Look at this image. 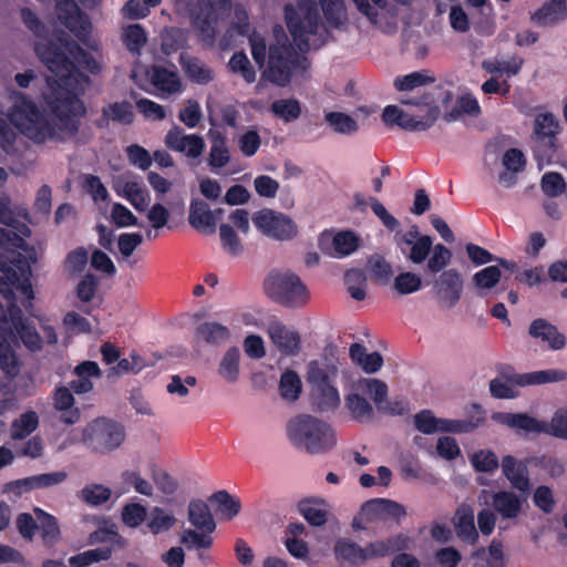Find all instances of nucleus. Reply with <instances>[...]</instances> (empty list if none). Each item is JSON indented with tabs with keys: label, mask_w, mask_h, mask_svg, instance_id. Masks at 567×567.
<instances>
[{
	"label": "nucleus",
	"mask_w": 567,
	"mask_h": 567,
	"mask_svg": "<svg viewBox=\"0 0 567 567\" xmlns=\"http://www.w3.org/2000/svg\"><path fill=\"white\" fill-rule=\"evenodd\" d=\"M188 519L198 529L212 533L216 524L207 504L200 499H193L188 505Z\"/></svg>",
	"instance_id": "nucleus-41"
},
{
	"label": "nucleus",
	"mask_w": 567,
	"mask_h": 567,
	"mask_svg": "<svg viewBox=\"0 0 567 567\" xmlns=\"http://www.w3.org/2000/svg\"><path fill=\"white\" fill-rule=\"evenodd\" d=\"M39 425V416L34 411H28L16 419L10 425L12 440H23L33 433Z\"/></svg>",
	"instance_id": "nucleus-49"
},
{
	"label": "nucleus",
	"mask_w": 567,
	"mask_h": 567,
	"mask_svg": "<svg viewBox=\"0 0 567 567\" xmlns=\"http://www.w3.org/2000/svg\"><path fill=\"white\" fill-rule=\"evenodd\" d=\"M56 16L59 21L81 42L90 49H97V43L90 39L91 21L86 14L81 12L74 0H56Z\"/></svg>",
	"instance_id": "nucleus-11"
},
{
	"label": "nucleus",
	"mask_w": 567,
	"mask_h": 567,
	"mask_svg": "<svg viewBox=\"0 0 567 567\" xmlns=\"http://www.w3.org/2000/svg\"><path fill=\"white\" fill-rule=\"evenodd\" d=\"M271 112L285 122H292L300 117L301 105L296 99L276 100L270 105Z\"/></svg>",
	"instance_id": "nucleus-53"
},
{
	"label": "nucleus",
	"mask_w": 567,
	"mask_h": 567,
	"mask_svg": "<svg viewBox=\"0 0 567 567\" xmlns=\"http://www.w3.org/2000/svg\"><path fill=\"white\" fill-rule=\"evenodd\" d=\"M125 198L138 212H145L151 202V195L147 188L140 182L126 181L122 189Z\"/></svg>",
	"instance_id": "nucleus-45"
},
{
	"label": "nucleus",
	"mask_w": 567,
	"mask_h": 567,
	"mask_svg": "<svg viewBox=\"0 0 567 567\" xmlns=\"http://www.w3.org/2000/svg\"><path fill=\"white\" fill-rule=\"evenodd\" d=\"M287 436L293 446L310 454H322L337 444L334 430L327 422L300 414L287 423Z\"/></svg>",
	"instance_id": "nucleus-6"
},
{
	"label": "nucleus",
	"mask_w": 567,
	"mask_h": 567,
	"mask_svg": "<svg viewBox=\"0 0 567 567\" xmlns=\"http://www.w3.org/2000/svg\"><path fill=\"white\" fill-rule=\"evenodd\" d=\"M148 74L152 85L159 92L162 97L182 91V82L177 72L161 65H153Z\"/></svg>",
	"instance_id": "nucleus-25"
},
{
	"label": "nucleus",
	"mask_w": 567,
	"mask_h": 567,
	"mask_svg": "<svg viewBox=\"0 0 567 567\" xmlns=\"http://www.w3.org/2000/svg\"><path fill=\"white\" fill-rule=\"evenodd\" d=\"M481 107L477 100L471 95L465 94L457 99L456 106L444 115L447 122L457 120L461 114H467L470 116H478Z\"/></svg>",
	"instance_id": "nucleus-54"
},
{
	"label": "nucleus",
	"mask_w": 567,
	"mask_h": 567,
	"mask_svg": "<svg viewBox=\"0 0 567 567\" xmlns=\"http://www.w3.org/2000/svg\"><path fill=\"white\" fill-rule=\"evenodd\" d=\"M122 424L106 417H97L82 429L80 442L91 452L109 454L117 450L125 441Z\"/></svg>",
	"instance_id": "nucleus-8"
},
{
	"label": "nucleus",
	"mask_w": 567,
	"mask_h": 567,
	"mask_svg": "<svg viewBox=\"0 0 567 567\" xmlns=\"http://www.w3.org/2000/svg\"><path fill=\"white\" fill-rule=\"evenodd\" d=\"M544 434L567 441V406L558 409L550 421H544Z\"/></svg>",
	"instance_id": "nucleus-60"
},
{
	"label": "nucleus",
	"mask_w": 567,
	"mask_h": 567,
	"mask_svg": "<svg viewBox=\"0 0 567 567\" xmlns=\"http://www.w3.org/2000/svg\"><path fill=\"white\" fill-rule=\"evenodd\" d=\"M252 221L265 236L277 240H290L298 231L293 220L279 212L261 209L252 216Z\"/></svg>",
	"instance_id": "nucleus-13"
},
{
	"label": "nucleus",
	"mask_w": 567,
	"mask_h": 567,
	"mask_svg": "<svg viewBox=\"0 0 567 567\" xmlns=\"http://www.w3.org/2000/svg\"><path fill=\"white\" fill-rule=\"evenodd\" d=\"M268 334L275 347L285 355H296L300 351V336L281 322H270Z\"/></svg>",
	"instance_id": "nucleus-21"
},
{
	"label": "nucleus",
	"mask_w": 567,
	"mask_h": 567,
	"mask_svg": "<svg viewBox=\"0 0 567 567\" xmlns=\"http://www.w3.org/2000/svg\"><path fill=\"white\" fill-rule=\"evenodd\" d=\"M179 60L186 75L193 82L206 84L214 80V71L198 58L181 54Z\"/></svg>",
	"instance_id": "nucleus-39"
},
{
	"label": "nucleus",
	"mask_w": 567,
	"mask_h": 567,
	"mask_svg": "<svg viewBox=\"0 0 567 567\" xmlns=\"http://www.w3.org/2000/svg\"><path fill=\"white\" fill-rule=\"evenodd\" d=\"M0 332L12 340L19 336L23 344L31 351L41 349V337L35 327L23 317L22 310L16 303L8 306L7 312H3L0 306Z\"/></svg>",
	"instance_id": "nucleus-10"
},
{
	"label": "nucleus",
	"mask_w": 567,
	"mask_h": 567,
	"mask_svg": "<svg viewBox=\"0 0 567 567\" xmlns=\"http://www.w3.org/2000/svg\"><path fill=\"white\" fill-rule=\"evenodd\" d=\"M60 41H61V45L63 47L64 51L54 43H48V44L37 43L35 48L39 45L54 47V48H56V50H59L61 53H63L64 56L73 65H75L74 62L68 58L66 53H69L79 64L84 66L92 74H99L102 71V64L100 63V61L97 59H95L94 56H92L89 52L83 50L76 41L72 40L69 37L61 38ZM74 71L81 74V72L78 71L76 66H74ZM82 75H83V73H82ZM84 76L86 78V81L83 83V89L78 93L76 96H79L80 94H82L84 92L85 85L90 81V79L85 74H84ZM78 99L80 100V97H78Z\"/></svg>",
	"instance_id": "nucleus-17"
},
{
	"label": "nucleus",
	"mask_w": 567,
	"mask_h": 567,
	"mask_svg": "<svg viewBox=\"0 0 567 567\" xmlns=\"http://www.w3.org/2000/svg\"><path fill=\"white\" fill-rule=\"evenodd\" d=\"M223 213L221 209L213 212L203 200H193L189 207L188 221L197 230L209 229L215 231L216 219Z\"/></svg>",
	"instance_id": "nucleus-29"
},
{
	"label": "nucleus",
	"mask_w": 567,
	"mask_h": 567,
	"mask_svg": "<svg viewBox=\"0 0 567 567\" xmlns=\"http://www.w3.org/2000/svg\"><path fill=\"white\" fill-rule=\"evenodd\" d=\"M320 2L328 28L346 31L349 18L343 0H318Z\"/></svg>",
	"instance_id": "nucleus-34"
},
{
	"label": "nucleus",
	"mask_w": 567,
	"mask_h": 567,
	"mask_svg": "<svg viewBox=\"0 0 567 567\" xmlns=\"http://www.w3.org/2000/svg\"><path fill=\"white\" fill-rule=\"evenodd\" d=\"M452 92L442 87H436L432 92H425L419 96L403 97L400 100L401 104L414 106L417 109L415 113L425 114L433 107H439L435 103L441 100L444 104L452 100Z\"/></svg>",
	"instance_id": "nucleus-33"
},
{
	"label": "nucleus",
	"mask_w": 567,
	"mask_h": 567,
	"mask_svg": "<svg viewBox=\"0 0 567 567\" xmlns=\"http://www.w3.org/2000/svg\"><path fill=\"white\" fill-rule=\"evenodd\" d=\"M176 523L173 514L167 513L162 507H154L151 511L147 522V528L154 535L169 530Z\"/></svg>",
	"instance_id": "nucleus-55"
},
{
	"label": "nucleus",
	"mask_w": 567,
	"mask_h": 567,
	"mask_svg": "<svg viewBox=\"0 0 567 567\" xmlns=\"http://www.w3.org/2000/svg\"><path fill=\"white\" fill-rule=\"evenodd\" d=\"M559 131V123L551 113H544L536 116L535 127L532 137H553Z\"/></svg>",
	"instance_id": "nucleus-62"
},
{
	"label": "nucleus",
	"mask_w": 567,
	"mask_h": 567,
	"mask_svg": "<svg viewBox=\"0 0 567 567\" xmlns=\"http://www.w3.org/2000/svg\"><path fill=\"white\" fill-rule=\"evenodd\" d=\"M357 10L373 25H381L388 16L386 0H352Z\"/></svg>",
	"instance_id": "nucleus-42"
},
{
	"label": "nucleus",
	"mask_w": 567,
	"mask_h": 567,
	"mask_svg": "<svg viewBox=\"0 0 567 567\" xmlns=\"http://www.w3.org/2000/svg\"><path fill=\"white\" fill-rule=\"evenodd\" d=\"M534 156L539 168L554 162L557 154V138L532 137Z\"/></svg>",
	"instance_id": "nucleus-48"
},
{
	"label": "nucleus",
	"mask_w": 567,
	"mask_h": 567,
	"mask_svg": "<svg viewBox=\"0 0 567 567\" xmlns=\"http://www.w3.org/2000/svg\"><path fill=\"white\" fill-rule=\"evenodd\" d=\"M406 515L405 508L398 502L388 498H374L361 506L360 516L367 522L400 520Z\"/></svg>",
	"instance_id": "nucleus-18"
},
{
	"label": "nucleus",
	"mask_w": 567,
	"mask_h": 567,
	"mask_svg": "<svg viewBox=\"0 0 567 567\" xmlns=\"http://www.w3.org/2000/svg\"><path fill=\"white\" fill-rule=\"evenodd\" d=\"M435 79L427 74L425 71L413 72L404 76H399L394 80V87L398 91H412L416 87L431 84Z\"/></svg>",
	"instance_id": "nucleus-61"
},
{
	"label": "nucleus",
	"mask_w": 567,
	"mask_h": 567,
	"mask_svg": "<svg viewBox=\"0 0 567 567\" xmlns=\"http://www.w3.org/2000/svg\"><path fill=\"white\" fill-rule=\"evenodd\" d=\"M285 20L301 52L318 49L328 40L329 31L319 14L317 0H296V4H287Z\"/></svg>",
	"instance_id": "nucleus-2"
},
{
	"label": "nucleus",
	"mask_w": 567,
	"mask_h": 567,
	"mask_svg": "<svg viewBox=\"0 0 567 567\" xmlns=\"http://www.w3.org/2000/svg\"><path fill=\"white\" fill-rule=\"evenodd\" d=\"M567 18V0H549L537 9L530 20L537 27H551Z\"/></svg>",
	"instance_id": "nucleus-26"
},
{
	"label": "nucleus",
	"mask_w": 567,
	"mask_h": 567,
	"mask_svg": "<svg viewBox=\"0 0 567 567\" xmlns=\"http://www.w3.org/2000/svg\"><path fill=\"white\" fill-rule=\"evenodd\" d=\"M123 41L127 50L132 53H140L147 39L141 24H131L123 32Z\"/></svg>",
	"instance_id": "nucleus-63"
},
{
	"label": "nucleus",
	"mask_w": 567,
	"mask_h": 567,
	"mask_svg": "<svg viewBox=\"0 0 567 567\" xmlns=\"http://www.w3.org/2000/svg\"><path fill=\"white\" fill-rule=\"evenodd\" d=\"M433 290L441 308H453L460 301L463 291L460 271L452 268L441 272L434 280Z\"/></svg>",
	"instance_id": "nucleus-14"
},
{
	"label": "nucleus",
	"mask_w": 567,
	"mask_h": 567,
	"mask_svg": "<svg viewBox=\"0 0 567 567\" xmlns=\"http://www.w3.org/2000/svg\"><path fill=\"white\" fill-rule=\"evenodd\" d=\"M349 353L351 360L367 373L379 371L383 364V358L379 352L373 351L368 353L367 349L359 343H353L350 347Z\"/></svg>",
	"instance_id": "nucleus-40"
},
{
	"label": "nucleus",
	"mask_w": 567,
	"mask_h": 567,
	"mask_svg": "<svg viewBox=\"0 0 567 567\" xmlns=\"http://www.w3.org/2000/svg\"><path fill=\"white\" fill-rule=\"evenodd\" d=\"M567 379V371L564 370H543L524 374H516L509 379L496 378L489 382V390L493 396L497 399H514L518 395L516 386L530 384H543L558 382Z\"/></svg>",
	"instance_id": "nucleus-9"
},
{
	"label": "nucleus",
	"mask_w": 567,
	"mask_h": 567,
	"mask_svg": "<svg viewBox=\"0 0 567 567\" xmlns=\"http://www.w3.org/2000/svg\"><path fill=\"white\" fill-rule=\"evenodd\" d=\"M455 529L457 536L470 543L475 544L478 539V533L474 524L473 509L467 505H461L455 514Z\"/></svg>",
	"instance_id": "nucleus-38"
},
{
	"label": "nucleus",
	"mask_w": 567,
	"mask_h": 567,
	"mask_svg": "<svg viewBox=\"0 0 567 567\" xmlns=\"http://www.w3.org/2000/svg\"><path fill=\"white\" fill-rule=\"evenodd\" d=\"M65 472H52L44 473L34 476H30L23 480L11 482L7 485L8 491L16 492L18 495L21 491H30L34 488H44L53 485H58L66 480Z\"/></svg>",
	"instance_id": "nucleus-28"
},
{
	"label": "nucleus",
	"mask_w": 567,
	"mask_h": 567,
	"mask_svg": "<svg viewBox=\"0 0 567 567\" xmlns=\"http://www.w3.org/2000/svg\"><path fill=\"white\" fill-rule=\"evenodd\" d=\"M185 9L189 11L193 17L194 28L198 31L202 41L212 45L216 35V24L218 21L214 19L213 11L200 8L199 12L196 13L192 6Z\"/></svg>",
	"instance_id": "nucleus-35"
},
{
	"label": "nucleus",
	"mask_w": 567,
	"mask_h": 567,
	"mask_svg": "<svg viewBox=\"0 0 567 567\" xmlns=\"http://www.w3.org/2000/svg\"><path fill=\"white\" fill-rule=\"evenodd\" d=\"M495 420L515 431L544 434V421L537 420L526 413H498Z\"/></svg>",
	"instance_id": "nucleus-31"
},
{
	"label": "nucleus",
	"mask_w": 567,
	"mask_h": 567,
	"mask_svg": "<svg viewBox=\"0 0 567 567\" xmlns=\"http://www.w3.org/2000/svg\"><path fill=\"white\" fill-rule=\"evenodd\" d=\"M266 295L277 303L296 308L303 306L308 291L300 278L290 270H272L264 281Z\"/></svg>",
	"instance_id": "nucleus-7"
},
{
	"label": "nucleus",
	"mask_w": 567,
	"mask_h": 567,
	"mask_svg": "<svg viewBox=\"0 0 567 567\" xmlns=\"http://www.w3.org/2000/svg\"><path fill=\"white\" fill-rule=\"evenodd\" d=\"M333 257H343L353 252L358 248V238L352 231H340L331 239Z\"/></svg>",
	"instance_id": "nucleus-56"
},
{
	"label": "nucleus",
	"mask_w": 567,
	"mask_h": 567,
	"mask_svg": "<svg viewBox=\"0 0 567 567\" xmlns=\"http://www.w3.org/2000/svg\"><path fill=\"white\" fill-rule=\"evenodd\" d=\"M502 472L515 489L522 493L530 489L529 473L525 462L506 455L502 460Z\"/></svg>",
	"instance_id": "nucleus-23"
},
{
	"label": "nucleus",
	"mask_w": 567,
	"mask_h": 567,
	"mask_svg": "<svg viewBox=\"0 0 567 567\" xmlns=\"http://www.w3.org/2000/svg\"><path fill=\"white\" fill-rule=\"evenodd\" d=\"M39 260L37 250L24 245L22 236L0 228V293L12 298V288L19 280L18 266H30Z\"/></svg>",
	"instance_id": "nucleus-4"
},
{
	"label": "nucleus",
	"mask_w": 567,
	"mask_h": 567,
	"mask_svg": "<svg viewBox=\"0 0 567 567\" xmlns=\"http://www.w3.org/2000/svg\"><path fill=\"white\" fill-rule=\"evenodd\" d=\"M164 143L167 148L194 159L199 158L206 147L203 136L186 134L185 130L178 125H174L168 130Z\"/></svg>",
	"instance_id": "nucleus-16"
},
{
	"label": "nucleus",
	"mask_w": 567,
	"mask_h": 567,
	"mask_svg": "<svg viewBox=\"0 0 567 567\" xmlns=\"http://www.w3.org/2000/svg\"><path fill=\"white\" fill-rule=\"evenodd\" d=\"M74 379L69 386L76 394H85L93 390L92 378H99L101 370L94 361H83L74 368Z\"/></svg>",
	"instance_id": "nucleus-32"
},
{
	"label": "nucleus",
	"mask_w": 567,
	"mask_h": 567,
	"mask_svg": "<svg viewBox=\"0 0 567 567\" xmlns=\"http://www.w3.org/2000/svg\"><path fill=\"white\" fill-rule=\"evenodd\" d=\"M298 511L312 526H322L328 519V505L320 498H307L298 503Z\"/></svg>",
	"instance_id": "nucleus-36"
},
{
	"label": "nucleus",
	"mask_w": 567,
	"mask_h": 567,
	"mask_svg": "<svg viewBox=\"0 0 567 567\" xmlns=\"http://www.w3.org/2000/svg\"><path fill=\"white\" fill-rule=\"evenodd\" d=\"M524 60L519 56H512L508 60H485L482 62V68L491 74L499 73V74H507L516 75L522 66H523Z\"/></svg>",
	"instance_id": "nucleus-51"
},
{
	"label": "nucleus",
	"mask_w": 567,
	"mask_h": 567,
	"mask_svg": "<svg viewBox=\"0 0 567 567\" xmlns=\"http://www.w3.org/2000/svg\"><path fill=\"white\" fill-rule=\"evenodd\" d=\"M528 333L530 337L547 343L553 350H560L566 346L565 336L558 331L557 327L543 318L532 321Z\"/></svg>",
	"instance_id": "nucleus-27"
},
{
	"label": "nucleus",
	"mask_w": 567,
	"mask_h": 567,
	"mask_svg": "<svg viewBox=\"0 0 567 567\" xmlns=\"http://www.w3.org/2000/svg\"><path fill=\"white\" fill-rule=\"evenodd\" d=\"M324 121L338 134L351 135L359 130L357 121L343 112H328L324 114Z\"/></svg>",
	"instance_id": "nucleus-50"
},
{
	"label": "nucleus",
	"mask_w": 567,
	"mask_h": 567,
	"mask_svg": "<svg viewBox=\"0 0 567 567\" xmlns=\"http://www.w3.org/2000/svg\"><path fill=\"white\" fill-rule=\"evenodd\" d=\"M352 392L346 395L344 404L350 415L360 422L371 421L374 410L364 398L369 395L380 412L403 414L405 408L400 403L392 404L388 400V385L379 379H361L352 386Z\"/></svg>",
	"instance_id": "nucleus-5"
},
{
	"label": "nucleus",
	"mask_w": 567,
	"mask_h": 567,
	"mask_svg": "<svg viewBox=\"0 0 567 567\" xmlns=\"http://www.w3.org/2000/svg\"><path fill=\"white\" fill-rule=\"evenodd\" d=\"M334 554L337 559L351 565L365 563L363 547L347 538H340L337 540L334 545Z\"/></svg>",
	"instance_id": "nucleus-44"
},
{
	"label": "nucleus",
	"mask_w": 567,
	"mask_h": 567,
	"mask_svg": "<svg viewBox=\"0 0 567 567\" xmlns=\"http://www.w3.org/2000/svg\"><path fill=\"white\" fill-rule=\"evenodd\" d=\"M210 150L207 156V165L212 171L224 168L230 162V151L226 137L216 130L208 131Z\"/></svg>",
	"instance_id": "nucleus-30"
},
{
	"label": "nucleus",
	"mask_w": 567,
	"mask_h": 567,
	"mask_svg": "<svg viewBox=\"0 0 567 567\" xmlns=\"http://www.w3.org/2000/svg\"><path fill=\"white\" fill-rule=\"evenodd\" d=\"M414 426L423 434L437 432L466 433L474 429L468 421L446 420L435 417L431 410H422L414 415Z\"/></svg>",
	"instance_id": "nucleus-15"
},
{
	"label": "nucleus",
	"mask_w": 567,
	"mask_h": 567,
	"mask_svg": "<svg viewBox=\"0 0 567 567\" xmlns=\"http://www.w3.org/2000/svg\"><path fill=\"white\" fill-rule=\"evenodd\" d=\"M218 375L229 384H234L240 377V351L231 347L225 351L217 368Z\"/></svg>",
	"instance_id": "nucleus-37"
},
{
	"label": "nucleus",
	"mask_w": 567,
	"mask_h": 567,
	"mask_svg": "<svg viewBox=\"0 0 567 567\" xmlns=\"http://www.w3.org/2000/svg\"><path fill=\"white\" fill-rule=\"evenodd\" d=\"M394 241L400 251L412 264L420 265L426 260L425 270L429 274L443 272L452 260V251L442 244L433 246L432 238L422 235L416 225L408 231H396Z\"/></svg>",
	"instance_id": "nucleus-3"
},
{
	"label": "nucleus",
	"mask_w": 567,
	"mask_h": 567,
	"mask_svg": "<svg viewBox=\"0 0 567 567\" xmlns=\"http://www.w3.org/2000/svg\"><path fill=\"white\" fill-rule=\"evenodd\" d=\"M231 339L230 329L217 321H205L199 323L194 333V340L198 344L212 348H221Z\"/></svg>",
	"instance_id": "nucleus-20"
},
{
	"label": "nucleus",
	"mask_w": 567,
	"mask_h": 567,
	"mask_svg": "<svg viewBox=\"0 0 567 567\" xmlns=\"http://www.w3.org/2000/svg\"><path fill=\"white\" fill-rule=\"evenodd\" d=\"M347 290L351 298L362 301L367 297V277L362 270L350 269L344 275Z\"/></svg>",
	"instance_id": "nucleus-52"
},
{
	"label": "nucleus",
	"mask_w": 567,
	"mask_h": 567,
	"mask_svg": "<svg viewBox=\"0 0 567 567\" xmlns=\"http://www.w3.org/2000/svg\"><path fill=\"white\" fill-rule=\"evenodd\" d=\"M111 556V549L107 547L90 549L69 559L71 567H86L100 560H106Z\"/></svg>",
	"instance_id": "nucleus-64"
},
{
	"label": "nucleus",
	"mask_w": 567,
	"mask_h": 567,
	"mask_svg": "<svg viewBox=\"0 0 567 567\" xmlns=\"http://www.w3.org/2000/svg\"><path fill=\"white\" fill-rule=\"evenodd\" d=\"M392 286L400 296L411 295L417 292L422 288V279L421 276L415 272L404 271L400 272L393 279Z\"/></svg>",
	"instance_id": "nucleus-57"
},
{
	"label": "nucleus",
	"mask_w": 567,
	"mask_h": 567,
	"mask_svg": "<svg viewBox=\"0 0 567 567\" xmlns=\"http://www.w3.org/2000/svg\"><path fill=\"white\" fill-rule=\"evenodd\" d=\"M441 114L440 107H433L425 114L401 110L396 105H388L382 112V121L386 126H398L405 131H425L434 125Z\"/></svg>",
	"instance_id": "nucleus-12"
},
{
	"label": "nucleus",
	"mask_w": 567,
	"mask_h": 567,
	"mask_svg": "<svg viewBox=\"0 0 567 567\" xmlns=\"http://www.w3.org/2000/svg\"><path fill=\"white\" fill-rule=\"evenodd\" d=\"M74 396L70 386H59L53 394V408L60 412V421L66 425L75 424L80 421L81 412L74 406Z\"/></svg>",
	"instance_id": "nucleus-24"
},
{
	"label": "nucleus",
	"mask_w": 567,
	"mask_h": 567,
	"mask_svg": "<svg viewBox=\"0 0 567 567\" xmlns=\"http://www.w3.org/2000/svg\"><path fill=\"white\" fill-rule=\"evenodd\" d=\"M311 400L320 412H331L340 405L339 392L334 384L311 390Z\"/></svg>",
	"instance_id": "nucleus-43"
},
{
	"label": "nucleus",
	"mask_w": 567,
	"mask_h": 567,
	"mask_svg": "<svg viewBox=\"0 0 567 567\" xmlns=\"http://www.w3.org/2000/svg\"><path fill=\"white\" fill-rule=\"evenodd\" d=\"M301 380L297 372L287 370L279 382L280 395L288 401H296L301 393Z\"/></svg>",
	"instance_id": "nucleus-58"
},
{
	"label": "nucleus",
	"mask_w": 567,
	"mask_h": 567,
	"mask_svg": "<svg viewBox=\"0 0 567 567\" xmlns=\"http://www.w3.org/2000/svg\"><path fill=\"white\" fill-rule=\"evenodd\" d=\"M502 278V271L498 266H487L475 272L472 277V285L478 296L485 295L493 289Z\"/></svg>",
	"instance_id": "nucleus-47"
},
{
	"label": "nucleus",
	"mask_w": 567,
	"mask_h": 567,
	"mask_svg": "<svg viewBox=\"0 0 567 567\" xmlns=\"http://www.w3.org/2000/svg\"><path fill=\"white\" fill-rule=\"evenodd\" d=\"M209 501L217 504V511L228 519L238 515L240 511V502L231 496L227 491H218L214 493Z\"/></svg>",
	"instance_id": "nucleus-59"
},
{
	"label": "nucleus",
	"mask_w": 567,
	"mask_h": 567,
	"mask_svg": "<svg viewBox=\"0 0 567 567\" xmlns=\"http://www.w3.org/2000/svg\"><path fill=\"white\" fill-rule=\"evenodd\" d=\"M274 33L276 42L269 47L262 34L256 31L249 34L251 55L258 66L264 69V79L278 86H286L296 70H307L308 61L293 49L281 27L275 28Z\"/></svg>",
	"instance_id": "nucleus-1"
},
{
	"label": "nucleus",
	"mask_w": 567,
	"mask_h": 567,
	"mask_svg": "<svg viewBox=\"0 0 567 567\" xmlns=\"http://www.w3.org/2000/svg\"><path fill=\"white\" fill-rule=\"evenodd\" d=\"M338 377L337 360L327 355L311 360L307 365L306 380L311 390L333 385Z\"/></svg>",
	"instance_id": "nucleus-19"
},
{
	"label": "nucleus",
	"mask_w": 567,
	"mask_h": 567,
	"mask_svg": "<svg viewBox=\"0 0 567 567\" xmlns=\"http://www.w3.org/2000/svg\"><path fill=\"white\" fill-rule=\"evenodd\" d=\"M9 340L7 336L0 332V368L9 379H13L20 372V362L8 342Z\"/></svg>",
	"instance_id": "nucleus-46"
},
{
	"label": "nucleus",
	"mask_w": 567,
	"mask_h": 567,
	"mask_svg": "<svg viewBox=\"0 0 567 567\" xmlns=\"http://www.w3.org/2000/svg\"><path fill=\"white\" fill-rule=\"evenodd\" d=\"M524 497L511 491H499L492 496V507L502 519L514 520L523 512Z\"/></svg>",
	"instance_id": "nucleus-22"
}]
</instances>
